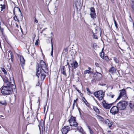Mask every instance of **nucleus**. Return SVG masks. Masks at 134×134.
<instances>
[{
    "label": "nucleus",
    "mask_w": 134,
    "mask_h": 134,
    "mask_svg": "<svg viewBox=\"0 0 134 134\" xmlns=\"http://www.w3.org/2000/svg\"><path fill=\"white\" fill-rule=\"evenodd\" d=\"M37 71L36 73V76L39 77L40 74H41V78L42 80L44 79L46 75L41 72V69L45 73H47L48 71L47 66L46 63L43 60H41L40 62V65L38 64L37 67Z\"/></svg>",
    "instance_id": "1"
},
{
    "label": "nucleus",
    "mask_w": 134,
    "mask_h": 134,
    "mask_svg": "<svg viewBox=\"0 0 134 134\" xmlns=\"http://www.w3.org/2000/svg\"><path fill=\"white\" fill-rule=\"evenodd\" d=\"M4 86L2 87L1 93L4 95L9 94L11 93L12 90L11 82L9 81L8 78H5L4 80Z\"/></svg>",
    "instance_id": "2"
},
{
    "label": "nucleus",
    "mask_w": 134,
    "mask_h": 134,
    "mask_svg": "<svg viewBox=\"0 0 134 134\" xmlns=\"http://www.w3.org/2000/svg\"><path fill=\"white\" fill-rule=\"evenodd\" d=\"M13 12L15 15L14 16L13 18L15 21L19 22L20 20H22V14L19 8L15 7L14 9Z\"/></svg>",
    "instance_id": "3"
},
{
    "label": "nucleus",
    "mask_w": 134,
    "mask_h": 134,
    "mask_svg": "<svg viewBox=\"0 0 134 134\" xmlns=\"http://www.w3.org/2000/svg\"><path fill=\"white\" fill-rule=\"evenodd\" d=\"M94 95L99 100H102L103 98L104 93L102 90H100L94 93Z\"/></svg>",
    "instance_id": "4"
},
{
    "label": "nucleus",
    "mask_w": 134,
    "mask_h": 134,
    "mask_svg": "<svg viewBox=\"0 0 134 134\" xmlns=\"http://www.w3.org/2000/svg\"><path fill=\"white\" fill-rule=\"evenodd\" d=\"M127 105V102L124 101H120L117 105L118 108L120 110L124 109Z\"/></svg>",
    "instance_id": "5"
},
{
    "label": "nucleus",
    "mask_w": 134,
    "mask_h": 134,
    "mask_svg": "<svg viewBox=\"0 0 134 134\" xmlns=\"http://www.w3.org/2000/svg\"><path fill=\"white\" fill-rule=\"evenodd\" d=\"M69 122L71 126L75 127L78 126V124L76 121L75 118L71 116Z\"/></svg>",
    "instance_id": "6"
},
{
    "label": "nucleus",
    "mask_w": 134,
    "mask_h": 134,
    "mask_svg": "<svg viewBox=\"0 0 134 134\" xmlns=\"http://www.w3.org/2000/svg\"><path fill=\"white\" fill-rule=\"evenodd\" d=\"M122 97H124L125 98H127V96L126 93V91L124 89H123L120 90V95L117 98L116 100H119Z\"/></svg>",
    "instance_id": "7"
},
{
    "label": "nucleus",
    "mask_w": 134,
    "mask_h": 134,
    "mask_svg": "<svg viewBox=\"0 0 134 134\" xmlns=\"http://www.w3.org/2000/svg\"><path fill=\"white\" fill-rule=\"evenodd\" d=\"M119 109L117 106H114L111 109L110 112L112 114L115 115L118 112Z\"/></svg>",
    "instance_id": "8"
},
{
    "label": "nucleus",
    "mask_w": 134,
    "mask_h": 134,
    "mask_svg": "<svg viewBox=\"0 0 134 134\" xmlns=\"http://www.w3.org/2000/svg\"><path fill=\"white\" fill-rule=\"evenodd\" d=\"M90 15L91 17L93 19L96 18V14L95 13V9L93 7L90 8Z\"/></svg>",
    "instance_id": "9"
},
{
    "label": "nucleus",
    "mask_w": 134,
    "mask_h": 134,
    "mask_svg": "<svg viewBox=\"0 0 134 134\" xmlns=\"http://www.w3.org/2000/svg\"><path fill=\"white\" fill-rule=\"evenodd\" d=\"M69 130V127L68 126H65L63 127L61 130L63 134H66Z\"/></svg>",
    "instance_id": "10"
},
{
    "label": "nucleus",
    "mask_w": 134,
    "mask_h": 134,
    "mask_svg": "<svg viewBox=\"0 0 134 134\" xmlns=\"http://www.w3.org/2000/svg\"><path fill=\"white\" fill-rule=\"evenodd\" d=\"M70 66L71 67H74V69H76L78 66V64L76 61H73L70 63Z\"/></svg>",
    "instance_id": "11"
},
{
    "label": "nucleus",
    "mask_w": 134,
    "mask_h": 134,
    "mask_svg": "<svg viewBox=\"0 0 134 134\" xmlns=\"http://www.w3.org/2000/svg\"><path fill=\"white\" fill-rule=\"evenodd\" d=\"M102 104L103 107L107 109H109L111 106V104L107 103L105 101H104L102 102Z\"/></svg>",
    "instance_id": "12"
},
{
    "label": "nucleus",
    "mask_w": 134,
    "mask_h": 134,
    "mask_svg": "<svg viewBox=\"0 0 134 134\" xmlns=\"http://www.w3.org/2000/svg\"><path fill=\"white\" fill-rule=\"evenodd\" d=\"M20 64L22 66L24 65L25 64V60L23 56H20Z\"/></svg>",
    "instance_id": "13"
},
{
    "label": "nucleus",
    "mask_w": 134,
    "mask_h": 134,
    "mask_svg": "<svg viewBox=\"0 0 134 134\" xmlns=\"http://www.w3.org/2000/svg\"><path fill=\"white\" fill-rule=\"evenodd\" d=\"M61 73L64 75L65 76H66V74L65 72V70L64 66H63L62 68L61 69Z\"/></svg>",
    "instance_id": "14"
},
{
    "label": "nucleus",
    "mask_w": 134,
    "mask_h": 134,
    "mask_svg": "<svg viewBox=\"0 0 134 134\" xmlns=\"http://www.w3.org/2000/svg\"><path fill=\"white\" fill-rule=\"evenodd\" d=\"M88 70H85L84 72V74L86 75L87 74H90L92 73V72L91 71V69L90 67L88 68Z\"/></svg>",
    "instance_id": "15"
},
{
    "label": "nucleus",
    "mask_w": 134,
    "mask_h": 134,
    "mask_svg": "<svg viewBox=\"0 0 134 134\" xmlns=\"http://www.w3.org/2000/svg\"><path fill=\"white\" fill-rule=\"evenodd\" d=\"M77 129L82 134H84L85 132L83 130L82 127L81 126H78L77 127Z\"/></svg>",
    "instance_id": "16"
},
{
    "label": "nucleus",
    "mask_w": 134,
    "mask_h": 134,
    "mask_svg": "<svg viewBox=\"0 0 134 134\" xmlns=\"http://www.w3.org/2000/svg\"><path fill=\"white\" fill-rule=\"evenodd\" d=\"M105 123L106 124H108L109 128H110L111 127L112 124V123L111 122H110L109 120L108 119L105 120Z\"/></svg>",
    "instance_id": "17"
},
{
    "label": "nucleus",
    "mask_w": 134,
    "mask_h": 134,
    "mask_svg": "<svg viewBox=\"0 0 134 134\" xmlns=\"http://www.w3.org/2000/svg\"><path fill=\"white\" fill-rule=\"evenodd\" d=\"M109 71L111 73H113L116 71V70L114 68L112 67L109 69Z\"/></svg>",
    "instance_id": "18"
},
{
    "label": "nucleus",
    "mask_w": 134,
    "mask_h": 134,
    "mask_svg": "<svg viewBox=\"0 0 134 134\" xmlns=\"http://www.w3.org/2000/svg\"><path fill=\"white\" fill-rule=\"evenodd\" d=\"M0 6H1V7H0V10H1V11H2L3 9H5V5L4 4L2 5V4H1L0 5Z\"/></svg>",
    "instance_id": "19"
},
{
    "label": "nucleus",
    "mask_w": 134,
    "mask_h": 134,
    "mask_svg": "<svg viewBox=\"0 0 134 134\" xmlns=\"http://www.w3.org/2000/svg\"><path fill=\"white\" fill-rule=\"evenodd\" d=\"M103 48L102 49V51H103ZM100 55L101 57L103 58H104V53L102 51V52H101L100 53Z\"/></svg>",
    "instance_id": "20"
},
{
    "label": "nucleus",
    "mask_w": 134,
    "mask_h": 134,
    "mask_svg": "<svg viewBox=\"0 0 134 134\" xmlns=\"http://www.w3.org/2000/svg\"><path fill=\"white\" fill-rule=\"evenodd\" d=\"M94 109L95 111L97 113H98L99 112V110L96 107H94Z\"/></svg>",
    "instance_id": "21"
},
{
    "label": "nucleus",
    "mask_w": 134,
    "mask_h": 134,
    "mask_svg": "<svg viewBox=\"0 0 134 134\" xmlns=\"http://www.w3.org/2000/svg\"><path fill=\"white\" fill-rule=\"evenodd\" d=\"M129 106L131 109H132L133 107L134 104L132 102H130L129 104Z\"/></svg>",
    "instance_id": "22"
},
{
    "label": "nucleus",
    "mask_w": 134,
    "mask_h": 134,
    "mask_svg": "<svg viewBox=\"0 0 134 134\" xmlns=\"http://www.w3.org/2000/svg\"><path fill=\"white\" fill-rule=\"evenodd\" d=\"M0 103L2 105H6L7 104V103L5 100L1 101L0 102Z\"/></svg>",
    "instance_id": "23"
},
{
    "label": "nucleus",
    "mask_w": 134,
    "mask_h": 134,
    "mask_svg": "<svg viewBox=\"0 0 134 134\" xmlns=\"http://www.w3.org/2000/svg\"><path fill=\"white\" fill-rule=\"evenodd\" d=\"M87 126L89 130V131H90V133L91 134H93V131L91 130V129L90 128V127L88 125H87Z\"/></svg>",
    "instance_id": "24"
},
{
    "label": "nucleus",
    "mask_w": 134,
    "mask_h": 134,
    "mask_svg": "<svg viewBox=\"0 0 134 134\" xmlns=\"http://www.w3.org/2000/svg\"><path fill=\"white\" fill-rule=\"evenodd\" d=\"M98 32H96V33H93V36L94 38L95 39H97V34Z\"/></svg>",
    "instance_id": "25"
},
{
    "label": "nucleus",
    "mask_w": 134,
    "mask_h": 134,
    "mask_svg": "<svg viewBox=\"0 0 134 134\" xmlns=\"http://www.w3.org/2000/svg\"><path fill=\"white\" fill-rule=\"evenodd\" d=\"M51 44H52V51L51 52V55H53V44H52V40H51Z\"/></svg>",
    "instance_id": "26"
},
{
    "label": "nucleus",
    "mask_w": 134,
    "mask_h": 134,
    "mask_svg": "<svg viewBox=\"0 0 134 134\" xmlns=\"http://www.w3.org/2000/svg\"><path fill=\"white\" fill-rule=\"evenodd\" d=\"M97 118L100 121H103V118L99 116H98Z\"/></svg>",
    "instance_id": "27"
},
{
    "label": "nucleus",
    "mask_w": 134,
    "mask_h": 134,
    "mask_svg": "<svg viewBox=\"0 0 134 134\" xmlns=\"http://www.w3.org/2000/svg\"><path fill=\"white\" fill-rule=\"evenodd\" d=\"M78 100V98H77L76 100H74V103L72 105V109L73 110L74 109V106H75V103L76 101H77Z\"/></svg>",
    "instance_id": "28"
},
{
    "label": "nucleus",
    "mask_w": 134,
    "mask_h": 134,
    "mask_svg": "<svg viewBox=\"0 0 134 134\" xmlns=\"http://www.w3.org/2000/svg\"><path fill=\"white\" fill-rule=\"evenodd\" d=\"M1 70L2 71L4 72L5 74H7V72L5 70V69L4 68H2Z\"/></svg>",
    "instance_id": "29"
},
{
    "label": "nucleus",
    "mask_w": 134,
    "mask_h": 134,
    "mask_svg": "<svg viewBox=\"0 0 134 134\" xmlns=\"http://www.w3.org/2000/svg\"><path fill=\"white\" fill-rule=\"evenodd\" d=\"M102 59L106 60H109V58L107 56H105L104 57V58Z\"/></svg>",
    "instance_id": "30"
},
{
    "label": "nucleus",
    "mask_w": 134,
    "mask_h": 134,
    "mask_svg": "<svg viewBox=\"0 0 134 134\" xmlns=\"http://www.w3.org/2000/svg\"><path fill=\"white\" fill-rule=\"evenodd\" d=\"M0 31L2 34V35H3L4 29L3 28H1V26H0Z\"/></svg>",
    "instance_id": "31"
},
{
    "label": "nucleus",
    "mask_w": 134,
    "mask_h": 134,
    "mask_svg": "<svg viewBox=\"0 0 134 134\" xmlns=\"http://www.w3.org/2000/svg\"><path fill=\"white\" fill-rule=\"evenodd\" d=\"M86 90L88 92V94H92V93L90 92V89L88 88H86Z\"/></svg>",
    "instance_id": "32"
},
{
    "label": "nucleus",
    "mask_w": 134,
    "mask_h": 134,
    "mask_svg": "<svg viewBox=\"0 0 134 134\" xmlns=\"http://www.w3.org/2000/svg\"><path fill=\"white\" fill-rule=\"evenodd\" d=\"M114 24H115V26L116 27V28H118V26H117V23L115 19H114Z\"/></svg>",
    "instance_id": "33"
},
{
    "label": "nucleus",
    "mask_w": 134,
    "mask_h": 134,
    "mask_svg": "<svg viewBox=\"0 0 134 134\" xmlns=\"http://www.w3.org/2000/svg\"><path fill=\"white\" fill-rule=\"evenodd\" d=\"M39 40L38 39L37 40H36L35 43V45H37L38 44V43H39Z\"/></svg>",
    "instance_id": "34"
},
{
    "label": "nucleus",
    "mask_w": 134,
    "mask_h": 134,
    "mask_svg": "<svg viewBox=\"0 0 134 134\" xmlns=\"http://www.w3.org/2000/svg\"><path fill=\"white\" fill-rule=\"evenodd\" d=\"M96 66L97 67H98L99 66V65L97 63H96L95 64Z\"/></svg>",
    "instance_id": "35"
},
{
    "label": "nucleus",
    "mask_w": 134,
    "mask_h": 134,
    "mask_svg": "<svg viewBox=\"0 0 134 134\" xmlns=\"http://www.w3.org/2000/svg\"><path fill=\"white\" fill-rule=\"evenodd\" d=\"M35 22L36 23H37L38 22V20L36 18H35Z\"/></svg>",
    "instance_id": "36"
},
{
    "label": "nucleus",
    "mask_w": 134,
    "mask_h": 134,
    "mask_svg": "<svg viewBox=\"0 0 134 134\" xmlns=\"http://www.w3.org/2000/svg\"><path fill=\"white\" fill-rule=\"evenodd\" d=\"M99 28H98V29H95V30L96 31V32H97V31L99 29Z\"/></svg>",
    "instance_id": "37"
},
{
    "label": "nucleus",
    "mask_w": 134,
    "mask_h": 134,
    "mask_svg": "<svg viewBox=\"0 0 134 134\" xmlns=\"http://www.w3.org/2000/svg\"><path fill=\"white\" fill-rule=\"evenodd\" d=\"M97 73L100 74V76H102V75H101V74L100 73H99V72H97Z\"/></svg>",
    "instance_id": "38"
},
{
    "label": "nucleus",
    "mask_w": 134,
    "mask_h": 134,
    "mask_svg": "<svg viewBox=\"0 0 134 134\" xmlns=\"http://www.w3.org/2000/svg\"><path fill=\"white\" fill-rule=\"evenodd\" d=\"M114 95H112L111 96V97L112 98H113L114 97Z\"/></svg>",
    "instance_id": "39"
},
{
    "label": "nucleus",
    "mask_w": 134,
    "mask_h": 134,
    "mask_svg": "<svg viewBox=\"0 0 134 134\" xmlns=\"http://www.w3.org/2000/svg\"><path fill=\"white\" fill-rule=\"evenodd\" d=\"M16 26L17 27H18V24H16Z\"/></svg>",
    "instance_id": "40"
},
{
    "label": "nucleus",
    "mask_w": 134,
    "mask_h": 134,
    "mask_svg": "<svg viewBox=\"0 0 134 134\" xmlns=\"http://www.w3.org/2000/svg\"><path fill=\"white\" fill-rule=\"evenodd\" d=\"M46 106H45L44 107V109H45V108H46Z\"/></svg>",
    "instance_id": "41"
},
{
    "label": "nucleus",
    "mask_w": 134,
    "mask_h": 134,
    "mask_svg": "<svg viewBox=\"0 0 134 134\" xmlns=\"http://www.w3.org/2000/svg\"><path fill=\"white\" fill-rule=\"evenodd\" d=\"M46 106H45L44 107V109H45V108H46Z\"/></svg>",
    "instance_id": "42"
},
{
    "label": "nucleus",
    "mask_w": 134,
    "mask_h": 134,
    "mask_svg": "<svg viewBox=\"0 0 134 134\" xmlns=\"http://www.w3.org/2000/svg\"><path fill=\"white\" fill-rule=\"evenodd\" d=\"M77 91H78V92H79V90L77 89Z\"/></svg>",
    "instance_id": "43"
},
{
    "label": "nucleus",
    "mask_w": 134,
    "mask_h": 134,
    "mask_svg": "<svg viewBox=\"0 0 134 134\" xmlns=\"http://www.w3.org/2000/svg\"><path fill=\"white\" fill-rule=\"evenodd\" d=\"M0 116L1 117H3V115H1V116Z\"/></svg>",
    "instance_id": "44"
},
{
    "label": "nucleus",
    "mask_w": 134,
    "mask_h": 134,
    "mask_svg": "<svg viewBox=\"0 0 134 134\" xmlns=\"http://www.w3.org/2000/svg\"><path fill=\"white\" fill-rule=\"evenodd\" d=\"M76 89L77 90V88H76Z\"/></svg>",
    "instance_id": "45"
},
{
    "label": "nucleus",
    "mask_w": 134,
    "mask_h": 134,
    "mask_svg": "<svg viewBox=\"0 0 134 134\" xmlns=\"http://www.w3.org/2000/svg\"><path fill=\"white\" fill-rule=\"evenodd\" d=\"M1 128V127L0 126V128Z\"/></svg>",
    "instance_id": "46"
},
{
    "label": "nucleus",
    "mask_w": 134,
    "mask_h": 134,
    "mask_svg": "<svg viewBox=\"0 0 134 134\" xmlns=\"http://www.w3.org/2000/svg\"><path fill=\"white\" fill-rule=\"evenodd\" d=\"M133 25H134V23H133Z\"/></svg>",
    "instance_id": "47"
}]
</instances>
